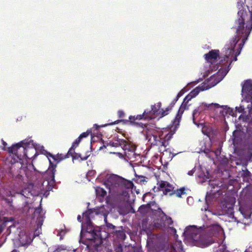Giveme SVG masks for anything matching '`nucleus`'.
Segmentation results:
<instances>
[{
  "mask_svg": "<svg viewBox=\"0 0 252 252\" xmlns=\"http://www.w3.org/2000/svg\"><path fill=\"white\" fill-rule=\"evenodd\" d=\"M107 226L109 227H112V228H114V226L111 224H109L108 225H107Z\"/></svg>",
  "mask_w": 252,
  "mask_h": 252,
  "instance_id": "obj_20",
  "label": "nucleus"
},
{
  "mask_svg": "<svg viewBox=\"0 0 252 252\" xmlns=\"http://www.w3.org/2000/svg\"><path fill=\"white\" fill-rule=\"evenodd\" d=\"M77 219L78 220H79L80 221H81V216H78V217H77Z\"/></svg>",
  "mask_w": 252,
  "mask_h": 252,
  "instance_id": "obj_21",
  "label": "nucleus"
},
{
  "mask_svg": "<svg viewBox=\"0 0 252 252\" xmlns=\"http://www.w3.org/2000/svg\"><path fill=\"white\" fill-rule=\"evenodd\" d=\"M208 89V87H204V85L198 86L193 89L189 94H188L184 99L183 102L181 105L178 113L175 118V123H180L182 115L185 109L188 108V102L193 97H195L200 91Z\"/></svg>",
  "mask_w": 252,
  "mask_h": 252,
  "instance_id": "obj_3",
  "label": "nucleus"
},
{
  "mask_svg": "<svg viewBox=\"0 0 252 252\" xmlns=\"http://www.w3.org/2000/svg\"><path fill=\"white\" fill-rule=\"evenodd\" d=\"M91 134V131L90 130H88L86 132L82 133L79 137L80 138L82 139L83 138L87 137Z\"/></svg>",
  "mask_w": 252,
  "mask_h": 252,
  "instance_id": "obj_17",
  "label": "nucleus"
},
{
  "mask_svg": "<svg viewBox=\"0 0 252 252\" xmlns=\"http://www.w3.org/2000/svg\"><path fill=\"white\" fill-rule=\"evenodd\" d=\"M87 159V158H83V159Z\"/></svg>",
  "mask_w": 252,
  "mask_h": 252,
  "instance_id": "obj_26",
  "label": "nucleus"
},
{
  "mask_svg": "<svg viewBox=\"0 0 252 252\" xmlns=\"http://www.w3.org/2000/svg\"><path fill=\"white\" fill-rule=\"evenodd\" d=\"M245 2L247 3L246 7L248 10L247 11L246 8L244 7V4L242 1L237 2V7L238 8V11H243L245 12L249 20L252 21V0H245Z\"/></svg>",
  "mask_w": 252,
  "mask_h": 252,
  "instance_id": "obj_8",
  "label": "nucleus"
},
{
  "mask_svg": "<svg viewBox=\"0 0 252 252\" xmlns=\"http://www.w3.org/2000/svg\"><path fill=\"white\" fill-rule=\"evenodd\" d=\"M161 103L160 102L155 104L151 107V111L147 112L148 115H151L154 119L156 117L162 118L168 115L169 112L171 110L172 107L168 106L165 109H161Z\"/></svg>",
  "mask_w": 252,
  "mask_h": 252,
  "instance_id": "obj_5",
  "label": "nucleus"
},
{
  "mask_svg": "<svg viewBox=\"0 0 252 252\" xmlns=\"http://www.w3.org/2000/svg\"><path fill=\"white\" fill-rule=\"evenodd\" d=\"M118 252H122V249H120V250L119 251H118Z\"/></svg>",
  "mask_w": 252,
  "mask_h": 252,
  "instance_id": "obj_25",
  "label": "nucleus"
},
{
  "mask_svg": "<svg viewBox=\"0 0 252 252\" xmlns=\"http://www.w3.org/2000/svg\"><path fill=\"white\" fill-rule=\"evenodd\" d=\"M118 114H119L120 117H121V118H123L124 116V115H125V113L122 111H119L118 112Z\"/></svg>",
  "mask_w": 252,
  "mask_h": 252,
  "instance_id": "obj_18",
  "label": "nucleus"
},
{
  "mask_svg": "<svg viewBox=\"0 0 252 252\" xmlns=\"http://www.w3.org/2000/svg\"><path fill=\"white\" fill-rule=\"evenodd\" d=\"M179 123L177 124L175 123V119L173 122V125L170 127H166L162 130H158L155 134L153 135L154 141L152 142V144L159 146V151H164L161 148H165L168 144V142L171 139L173 135L175 133L177 126Z\"/></svg>",
  "mask_w": 252,
  "mask_h": 252,
  "instance_id": "obj_2",
  "label": "nucleus"
},
{
  "mask_svg": "<svg viewBox=\"0 0 252 252\" xmlns=\"http://www.w3.org/2000/svg\"><path fill=\"white\" fill-rule=\"evenodd\" d=\"M235 21L236 34L222 49L221 52L218 49H212L203 55L207 63H232L236 61L237 56L248 39L252 30V21L248 19L247 14L243 11L238 12Z\"/></svg>",
  "mask_w": 252,
  "mask_h": 252,
  "instance_id": "obj_1",
  "label": "nucleus"
},
{
  "mask_svg": "<svg viewBox=\"0 0 252 252\" xmlns=\"http://www.w3.org/2000/svg\"><path fill=\"white\" fill-rule=\"evenodd\" d=\"M8 152L15 155L17 158L20 159L27 157L28 158L26 152V149L21 146L20 143H17L13 145L8 149Z\"/></svg>",
  "mask_w": 252,
  "mask_h": 252,
  "instance_id": "obj_7",
  "label": "nucleus"
},
{
  "mask_svg": "<svg viewBox=\"0 0 252 252\" xmlns=\"http://www.w3.org/2000/svg\"><path fill=\"white\" fill-rule=\"evenodd\" d=\"M95 191L97 196L104 197L106 194V191L100 187H97L95 189Z\"/></svg>",
  "mask_w": 252,
  "mask_h": 252,
  "instance_id": "obj_12",
  "label": "nucleus"
},
{
  "mask_svg": "<svg viewBox=\"0 0 252 252\" xmlns=\"http://www.w3.org/2000/svg\"><path fill=\"white\" fill-rule=\"evenodd\" d=\"M185 233L186 234V235H189V231L188 230H186L185 232Z\"/></svg>",
  "mask_w": 252,
  "mask_h": 252,
  "instance_id": "obj_22",
  "label": "nucleus"
},
{
  "mask_svg": "<svg viewBox=\"0 0 252 252\" xmlns=\"http://www.w3.org/2000/svg\"><path fill=\"white\" fill-rule=\"evenodd\" d=\"M200 107L202 109H206L208 108L209 109H212L213 108H218L220 107V105L218 103H211V104H207L205 103H202Z\"/></svg>",
  "mask_w": 252,
  "mask_h": 252,
  "instance_id": "obj_11",
  "label": "nucleus"
},
{
  "mask_svg": "<svg viewBox=\"0 0 252 252\" xmlns=\"http://www.w3.org/2000/svg\"><path fill=\"white\" fill-rule=\"evenodd\" d=\"M2 143H3V145L4 146H6V142H4V141H3Z\"/></svg>",
  "mask_w": 252,
  "mask_h": 252,
  "instance_id": "obj_23",
  "label": "nucleus"
},
{
  "mask_svg": "<svg viewBox=\"0 0 252 252\" xmlns=\"http://www.w3.org/2000/svg\"><path fill=\"white\" fill-rule=\"evenodd\" d=\"M132 186V183L131 182H128L127 183V188H130Z\"/></svg>",
  "mask_w": 252,
  "mask_h": 252,
  "instance_id": "obj_19",
  "label": "nucleus"
},
{
  "mask_svg": "<svg viewBox=\"0 0 252 252\" xmlns=\"http://www.w3.org/2000/svg\"><path fill=\"white\" fill-rule=\"evenodd\" d=\"M175 194L177 196L181 197L182 195L185 194L184 189H180L176 190Z\"/></svg>",
  "mask_w": 252,
  "mask_h": 252,
  "instance_id": "obj_16",
  "label": "nucleus"
},
{
  "mask_svg": "<svg viewBox=\"0 0 252 252\" xmlns=\"http://www.w3.org/2000/svg\"><path fill=\"white\" fill-rule=\"evenodd\" d=\"M153 117L151 115H148L146 111H144L142 114L137 115L136 116H131L129 117V122L131 123L136 124L137 121L146 119H153Z\"/></svg>",
  "mask_w": 252,
  "mask_h": 252,
  "instance_id": "obj_10",
  "label": "nucleus"
},
{
  "mask_svg": "<svg viewBox=\"0 0 252 252\" xmlns=\"http://www.w3.org/2000/svg\"><path fill=\"white\" fill-rule=\"evenodd\" d=\"M243 96L247 102L251 101L252 104V81L247 80L245 81L242 90ZM250 114H252V107L250 109Z\"/></svg>",
  "mask_w": 252,
  "mask_h": 252,
  "instance_id": "obj_6",
  "label": "nucleus"
},
{
  "mask_svg": "<svg viewBox=\"0 0 252 252\" xmlns=\"http://www.w3.org/2000/svg\"><path fill=\"white\" fill-rule=\"evenodd\" d=\"M82 139L80 138L79 137L72 144V145L70 149H69L68 152H70L71 151L74 150L75 148H76L78 145L79 144L80 142H81Z\"/></svg>",
  "mask_w": 252,
  "mask_h": 252,
  "instance_id": "obj_13",
  "label": "nucleus"
},
{
  "mask_svg": "<svg viewBox=\"0 0 252 252\" xmlns=\"http://www.w3.org/2000/svg\"><path fill=\"white\" fill-rule=\"evenodd\" d=\"M82 139L80 138L79 137L72 144V145L70 149H69L68 152H70L71 151L74 150L75 148H76L78 145L79 144L80 142H81Z\"/></svg>",
  "mask_w": 252,
  "mask_h": 252,
  "instance_id": "obj_15",
  "label": "nucleus"
},
{
  "mask_svg": "<svg viewBox=\"0 0 252 252\" xmlns=\"http://www.w3.org/2000/svg\"><path fill=\"white\" fill-rule=\"evenodd\" d=\"M158 190L162 191L164 194L172 192L174 188L172 185L166 181H159L157 183Z\"/></svg>",
  "mask_w": 252,
  "mask_h": 252,
  "instance_id": "obj_9",
  "label": "nucleus"
},
{
  "mask_svg": "<svg viewBox=\"0 0 252 252\" xmlns=\"http://www.w3.org/2000/svg\"><path fill=\"white\" fill-rule=\"evenodd\" d=\"M100 179L102 180L104 185L110 190L114 189L118 186L120 181L119 177L117 175L106 173H102L100 175Z\"/></svg>",
  "mask_w": 252,
  "mask_h": 252,
  "instance_id": "obj_4",
  "label": "nucleus"
},
{
  "mask_svg": "<svg viewBox=\"0 0 252 252\" xmlns=\"http://www.w3.org/2000/svg\"><path fill=\"white\" fill-rule=\"evenodd\" d=\"M82 139L80 138L79 137L72 144V145L70 149H69L68 152H70L71 151L74 150L75 148H76L78 145L79 144L80 142H81Z\"/></svg>",
  "mask_w": 252,
  "mask_h": 252,
  "instance_id": "obj_14",
  "label": "nucleus"
},
{
  "mask_svg": "<svg viewBox=\"0 0 252 252\" xmlns=\"http://www.w3.org/2000/svg\"><path fill=\"white\" fill-rule=\"evenodd\" d=\"M64 158H65V157L64 158L61 157V158H60V159H64Z\"/></svg>",
  "mask_w": 252,
  "mask_h": 252,
  "instance_id": "obj_24",
  "label": "nucleus"
}]
</instances>
